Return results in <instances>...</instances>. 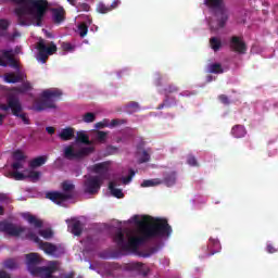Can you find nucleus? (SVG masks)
Returning <instances> with one entry per match:
<instances>
[{
	"label": "nucleus",
	"mask_w": 278,
	"mask_h": 278,
	"mask_svg": "<svg viewBox=\"0 0 278 278\" xmlns=\"http://www.w3.org/2000/svg\"><path fill=\"white\" fill-rule=\"evenodd\" d=\"M76 142H80L81 144H90V137H88L85 131H78Z\"/></svg>",
	"instance_id": "a878e982"
},
{
	"label": "nucleus",
	"mask_w": 278,
	"mask_h": 278,
	"mask_svg": "<svg viewBox=\"0 0 278 278\" xmlns=\"http://www.w3.org/2000/svg\"><path fill=\"white\" fill-rule=\"evenodd\" d=\"M0 278H11L10 274H8L5 270H0Z\"/></svg>",
	"instance_id": "0e129e2a"
},
{
	"label": "nucleus",
	"mask_w": 278,
	"mask_h": 278,
	"mask_svg": "<svg viewBox=\"0 0 278 278\" xmlns=\"http://www.w3.org/2000/svg\"><path fill=\"white\" fill-rule=\"evenodd\" d=\"M70 5H73L74 8H77L78 3L77 0H67Z\"/></svg>",
	"instance_id": "69168bd1"
},
{
	"label": "nucleus",
	"mask_w": 278,
	"mask_h": 278,
	"mask_svg": "<svg viewBox=\"0 0 278 278\" xmlns=\"http://www.w3.org/2000/svg\"><path fill=\"white\" fill-rule=\"evenodd\" d=\"M143 266H144V264H142L140 262L132 263V268H136V270H142Z\"/></svg>",
	"instance_id": "052dcab7"
},
{
	"label": "nucleus",
	"mask_w": 278,
	"mask_h": 278,
	"mask_svg": "<svg viewBox=\"0 0 278 278\" xmlns=\"http://www.w3.org/2000/svg\"><path fill=\"white\" fill-rule=\"evenodd\" d=\"M4 81H7V84H18V81H23V76L14 73H7L4 75Z\"/></svg>",
	"instance_id": "5701e85b"
},
{
	"label": "nucleus",
	"mask_w": 278,
	"mask_h": 278,
	"mask_svg": "<svg viewBox=\"0 0 278 278\" xmlns=\"http://www.w3.org/2000/svg\"><path fill=\"white\" fill-rule=\"evenodd\" d=\"M77 12H90V4L83 2L76 5Z\"/></svg>",
	"instance_id": "e433bc0d"
},
{
	"label": "nucleus",
	"mask_w": 278,
	"mask_h": 278,
	"mask_svg": "<svg viewBox=\"0 0 278 278\" xmlns=\"http://www.w3.org/2000/svg\"><path fill=\"white\" fill-rule=\"evenodd\" d=\"M187 164H189V166H199V161H197V157L192 154H189L187 156Z\"/></svg>",
	"instance_id": "ea45409f"
},
{
	"label": "nucleus",
	"mask_w": 278,
	"mask_h": 278,
	"mask_svg": "<svg viewBox=\"0 0 278 278\" xmlns=\"http://www.w3.org/2000/svg\"><path fill=\"white\" fill-rule=\"evenodd\" d=\"M9 64L10 66H12V68H18V63L16 62V59H14V56L9 60Z\"/></svg>",
	"instance_id": "13d9d810"
},
{
	"label": "nucleus",
	"mask_w": 278,
	"mask_h": 278,
	"mask_svg": "<svg viewBox=\"0 0 278 278\" xmlns=\"http://www.w3.org/2000/svg\"><path fill=\"white\" fill-rule=\"evenodd\" d=\"M48 160H49V156L40 155L30 160L28 163V166L29 168H40V166H45V164H47Z\"/></svg>",
	"instance_id": "a211bd4d"
},
{
	"label": "nucleus",
	"mask_w": 278,
	"mask_h": 278,
	"mask_svg": "<svg viewBox=\"0 0 278 278\" xmlns=\"http://www.w3.org/2000/svg\"><path fill=\"white\" fill-rule=\"evenodd\" d=\"M211 74H224L222 63H211Z\"/></svg>",
	"instance_id": "7c9ffc66"
},
{
	"label": "nucleus",
	"mask_w": 278,
	"mask_h": 278,
	"mask_svg": "<svg viewBox=\"0 0 278 278\" xmlns=\"http://www.w3.org/2000/svg\"><path fill=\"white\" fill-rule=\"evenodd\" d=\"M151 161V154L147 150L142 151L141 156L139 157V164H146Z\"/></svg>",
	"instance_id": "f704fd0d"
},
{
	"label": "nucleus",
	"mask_w": 278,
	"mask_h": 278,
	"mask_svg": "<svg viewBox=\"0 0 278 278\" xmlns=\"http://www.w3.org/2000/svg\"><path fill=\"white\" fill-rule=\"evenodd\" d=\"M61 190L63 191L64 194L70 195V200L73 199V192L75 191V186L71 180H64L61 184Z\"/></svg>",
	"instance_id": "aec40b11"
},
{
	"label": "nucleus",
	"mask_w": 278,
	"mask_h": 278,
	"mask_svg": "<svg viewBox=\"0 0 278 278\" xmlns=\"http://www.w3.org/2000/svg\"><path fill=\"white\" fill-rule=\"evenodd\" d=\"M118 5H121V0H114L112 2V4L110 5L111 12H112V10H116V8H118Z\"/></svg>",
	"instance_id": "bf43d9fd"
},
{
	"label": "nucleus",
	"mask_w": 278,
	"mask_h": 278,
	"mask_svg": "<svg viewBox=\"0 0 278 278\" xmlns=\"http://www.w3.org/2000/svg\"><path fill=\"white\" fill-rule=\"evenodd\" d=\"M219 100L223 104H230V100L228 98V96H219Z\"/></svg>",
	"instance_id": "6e6d98bb"
},
{
	"label": "nucleus",
	"mask_w": 278,
	"mask_h": 278,
	"mask_svg": "<svg viewBox=\"0 0 278 278\" xmlns=\"http://www.w3.org/2000/svg\"><path fill=\"white\" fill-rule=\"evenodd\" d=\"M177 184V172H165L163 173V178L161 179V186H166V188H173Z\"/></svg>",
	"instance_id": "4468645a"
},
{
	"label": "nucleus",
	"mask_w": 278,
	"mask_h": 278,
	"mask_svg": "<svg viewBox=\"0 0 278 278\" xmlns=\"http://www.w3.org/2000/svg\"><path fill=\"white\" fill-rule=\"evenodd\" d=\"M132 220L139 227L138 232L144 233V229H146V227L149 226V220H151V216L143 215L142 218L140 219V216L134 215Z\"/></svg>",
	"instance_id": "dca6fc26"
},
{
	"label": "nucleus",
	"mask_w": 278,
	"mask_h": 278,
	"mask_svg": "<svg viewBox=\"0 0 278 278\" xmlns=\"http://www.w3.org/2000/svg\"><path fill=\"white\" fill-rule=\"evenodd\" d=\"M0 231H3L13 238H18V236H23L24 233V238L26 240H31V242L38 244L39 249H41V251H43L47 255H55L58 251V245L40 240V238L30 227H18L10 222H0Z\"/></svg>",
	"instance_id": "f03ea898"
},
{
	"label": "nucleus",
	"mask_w": 278,
	"mask_h": 278,
	"mask_svg": "<svg viewBox=\"0 0 278 278\" xmlns=\"http://www.w3.org/2000/svg\"><path fill=\"white\" fill-rule=\"evenodd\" d=\"M59 137L64 142H67V140H73L75 138V128L67 127L61 130Z\"/></svg>",
	"instance_id": "6ab92c4d"
},
{
	"label": "nucleus",
	"mask_w": 278,
	"mask_h": 278,
	"mask_svg": "<svg viewBox=\"0 0 278 278\" xmlns=\"http://www.w3.org/2000/svg\"><path fill=\"white\" fill-rule=\"evenodd\" d=\"M4 268H9L10 270H14L16 268V262L12 258H9L4 262Z\"/></svg>",
	"instance_id": "58836bf2"
},
{
	"label": "nucleus",
	"mask_w": 278,
	"mask_h": 278,
	"mask_svg": "<svg viewBox=\"0 0 278 278\" xmlns=\"http://www.w3.org/2000/svg\"><path fill=\"white\" fill-rule=\"evenodd\" d=\"M8 27H10V23L8 22V20H0V29H2L3 31H5V29H8Z\"/></svg>",
	"instance_id": "8fccbe9b"
},
{
	"label": "nucleus",
	"mask_w": 278,
	"mask_h": 278,
	"mask_svg": "<svg viewBox=\"0 0 278 278\" xmlns=\"http://www.w3.org/2000/svg\"><path fill=\"white\" fill-rule=\"evenodd\" d=\"M153 186H162V178L143 180L141 184V188H152Z\"/></svg>",
	"instance_id": "393cba45"
},
{
	"label": "nucleus",
	"mask_w": 278,
	"mask_h": 278,
	"mask_svg": "<svg viewBox=\"0 0 278 278\" xmlns=\"http://www.w3.org/2000/svg\"><path fill=\"white\" fill-rule=\"evenodd\" d=\"M96 119L97 115L94 113L88 112L83 116L84 123H94Z\"/></svg>",
	"instance_id": "c9c22d12"
},
{
	"label": "nucleus",
	"mask_w": 278,
	"mask_h": 278,
	"mask_svg": "<svg viewBox=\"0 0 278 278\" xmlns=\"http://www.w3.org/2000/svg\"><path fill=\"white\" fill-rule=\"evenodd\" d=\"M62 49L63 51H73V45H71L70 42H63Z\"/></svg>",
	"instance_id": "864d4df0"
},
{
	"label": "nucleus",
	"mask_w": 278,
	"mask_h": 278,
	"mask_svg": "<svg viewBox=\"0 0 278 278\" xmlns=\"http://www.w3.org/2000/svg\"><path fill=\"white\" fill-rule=\"evenodd\" d=\"M211 13L217 20L216 28H224L229 17L225 0H211Z\"/></svg>",
	"instance_id": "423d86ee"
},
{
	"label": "nucleus",
	"mask_w": 278,
	"mask_h": 278,
	"mask_svg": "<svg viewBox=\"0 0 278 278\" xmlns=\"http://www.w3.org/2000/svg\"><path fill=\"white\" fill-rule=\"evenodd\" d=\"M230 48L239 54H245L248 50L245 41H243V39L241 37H238L237 35H233V37H231Z\"/></svg>",
	"instance_id": "ddd939ff"
},
{
	"label": "nucleus",
	"mask_w": 278,
	"mask_h": 278,
	"mask_svg": "<svg viewBox=\"0 0 278 278\" xmlns=\"http://www.w3.org/2000/svg\"><path fill=\"white\" fill-rule=\"evenodd\" d=\"M194 94H197V92L186 90V91L180 92L179 97H194Z\"/></svg>",
	"instance_id": "5fc2aeb1"
},
{
	"label": "nucleus",
	"mask_w": 278,
	"mask_h": 278,
	"mask_svg": "<svg viewBox=\"0 0 278 278\" xmlns=\"http://www.w3.org/2000/svg\"><path fill=\"white\" fill-rule=\"evenodd\" d=\"M37 60L38 62H41V64H47V60H49V55H53L54 53H58V46L55 42L51 41L47 46V41L45 39L40 38L37 42Z\"/></svg>",
	"instance_id": "0eeeda50"
},
{
	"label": "nucleus",
	"mask_w": 278,
	"mask_h": 278,
	"mask_svg": "<svg viewBox=\"0 0 278 278\" xmlns=\"http://www.w3.org/2000/svg\"><path fill=\"white\" fill-rule=\"evenodd\" d=\"M135 175H136V172H134V169H130L129 175L123 178V184H125V186H127V184H130Z\"/></svg>",
	"instance_id": "c03bdc74"
},
{
	"label": "nucleus",
	"mask_w": 278,
	"mask_h": 278,
	"mask_svg": "<svg viewBox=\"0 0 278 278\" xmlns=\"http://www.w3.org/2000/svg\"><path fill=\"white\" fill-rule=\"evenodd\" d=\"M68 229L73 236H81L84 232V225L80 220L73 219L71 224H68Z\"/></svg>",
	"instance_id": "f3484780"
},
{
	"label": "nucleus",
	"mask_w": 278,
	"mask_h": 278,
	"mask_svg": "<svg viewBox=\"0 0 278 278\" xmlns=\"http://www.w3.org/2000/svg\"><path fill=\"white\" fill-rule=\"evenodd\" d=\"M91 170L99 175V179L101 181H105V179H110V164L108 162H102L92 165Z\"/></svg>",
	"instance_id": "9d476101"
},
{
	"label": "nucleus",
	"mask_w": 278,
	"mask_h": 278,
	"mask_svg": "<svg viewBox=\"0 0 278 278\" xmlns=\"http://www.w3.org/2000/svg\"><path fill=\"white\" fill-rule=\"evenodd\" d=\"M78 34L80 38H86L88 36V24L81 23L78 25Z\"/></svg>",
	"instance_id": "2f4dec72"
},
{
	"label": "nucleus",
	"mask_w": 278,
	"mask_h": 278,
	"mask_svg": "<svg viewBox=\"0 0 278 278\" xmlns=\"http://www.w3.org/2000/svg\"><path fill=\"white\" fill-rule=\"evenodd\" d=\"M110 121L104 119L103 122H99L96 124V129H103V127H110Z\"/></svg>",
	"instance_id": "de8ad7c7"
},
{
	"label": "nucleus",
	"mask_w": 278,
	"mask_h": 278,
	"mask_svg": "<svg viewBox=\"0 0 278 278\" xmlns=\"http://www.w3.org/2000/svg\"><path fill=\"white\" fill-rule=\"evenodd\" d=\"M46 199H49L50 201H52V203H55L56 205H62V203L71 201V195L64 194L60 191H49L46 193Z\"/></svg>",
	"instance_id": "f8f14e48"
},
{
	"label": "nucleus",
	"mask_w": 278,
	"mask_h": 278,
	"mask_svg": "<svg viewBox=\"0 0 278 278\" xmlns=\"http://www.w3.org/2000/svg\"><path fill=\"white\" fill-rule=\"evenodd\" d=\"M22 161H15L14 163H12L11 167L13 168V170H21V168H23V163H21Z\"/></svg>",
	"instance_id": "603ef678"
},
{
	"label": "nucleus",
	"mask_w": 278,
	"mask_h": 278,
	"mask_svg": "<svg viewBox=\"0 0 278 278\" xmlns=\"http://www.w3.org/2000/svg\"><path fill=\"white\" fill-rule=\"evenodd\" d=\"M62 97V92L59 89L43 90L41 93V100L34 105L35 112H43V110H55V101Z\"/></svg>",
	"instance_id": "39448f33"
},
{
	"label": "nucleus",
	"mask_w": 278,
	"mask_h": 278,
	"mask_svg": "<svg viewBox=\"0 0 278 278\" xmlns=\"http://www.w3.org/2000/svg\"><path fill=\"white\" fill-rule=\"evenodd\" d=\"M143 233L148 237V240H153V238H169L170 233H173V228L168 224V219L150 216Z\"/></svg>",
	"instance_id": "20e7f679"
},
{
	"label": "nucleus",
	"mask_w": 278,
	"mask_h": 278,
	"mask_svg": "<svg viewBox=\"0 0 278 278\" xmlns=\"http://www.w3.org/2000/svg\"><path fill=\"white\" fill-rule=\"evenodd\" d=\"M109 190L111 191V194L116 199H123L125 197V193H123V190L116 188L115 181L109 182Z\"/></svg>",
	"instance_id": "4be33fe9"
},
{
	"label": "nucleus",
	"mask_w": 278,
	"mask_h": 278,
	"mask_svg": "<svg viewBox=\"0 0 278 278\" xmlns=\"http://www.w3.org/2000/svg\"><path fill=\"white\" fill-rule=\"evenodd\" d=\"M12 2L21 5L15 8L18 25H31L29 16H33V24L36 27H42V21H45V16L49 10L48 0H12Z\"/></svg>",
	"instance_id": "f257e3e1"
},
{
	"label": "nucleus",
	"mask_w": 278,
	"mask_h": 278,
	"mask_svg": "<svg viewBox=\"0 0 278 278\" xmlns=\"http://www.w3.org/2000/svg\"><path fill=\"white\" fill-rule=\"evenodd\" d=\"M13 160H15V162H25V153H23L21 150L14 151Z\"/></svg>",
	"instance_id": "72a5a7b5"
},
{
	"label": "nucleus",
	"mask_w": 278,
	"mask_h": 278,
	"mask_svg": "<svg viewBox=\"0 0 278 278\" xmlns=\"http://www.w3.org/2000/svg\"><path fill=\"white\" fill-rule=\"evenodd\" d=\"M47 134H50V136H53V134H55V128L48 126L46 128Z\"/></svg>",
	"instance_id": "e2e57ef3"
},
{
	"label": "nucleus",
	"mask_w": 278,
	"mask_h": 278,
	"mask_svg": "<svg viewBox=\"0 0 278 278\" xmlns=\"http://www.w3.org/2000/svg\"><path fill=\"white\" fill-rule=\"evenodd\" d=\"M126 108L129 112H136L140 110V104H138V102H130L126 105Z\"/></svg>",
	"instance_id": "a19ab883"
},
{
	"label": "nucleus",
	"mask_w": 278,
	"mask_h": 278,
	"mask_svg": "<svg viewBox=\"0 0 278 278\" xmlns=\"http://www.w3.org/2000/svg\"><path fill=\"white\" fill-rule=\"evenodd\" d=\"M101 184L103 180H100L99 176H89L84 182V191L86 194H98L101 190Z\"/></svg>",
	"instance_id": "1a4fd4ad"
},
{
	"label": "nucleus",
	"mask_w": 278,
	"mask_h": 278,
	"mask_svg": "<svg viewBox=\"0 0 278 278\" xmlns=\"http://www.w3.org/2000/svg\"><path fill=\"white\" fill-rule=\"evenodd\" d=\"M179 90V87L177 85H169L168 87L165 88V93L166 94H173Z\"/></svg>",
	"instance_id": "79ce46f5"
},
{
	"label": "nucleus",
	"mask_w": 278,
	"mask_h": 278,
	"mask_svg": "<svg viewBox=\"0 0 278 278\" xmlns=\"http://www.w3.org/2000/svg\"><path fill=\"white\" fill-rule=\"evenodd\" d=\"M11 175L15 181H23L24 179H27V176L18 170L13 172Z\"/></svg>",
	"instance_id": "4c0bfd02"
},
{
	"label": "nucleus",
	"mask_w": 278,
	"mask_h": 278,
	"mask_svg": "<svg viewBox=\"0 0 278 278\" xmlns=\"http://www.w3.org/2000/svg\"><path fill=\"white\" fill-rule=\"evenodd\" d=\"M90 153H94L93 147H85L75 152V149L73 148V146H67L64 149L63 155L65 160H81V157H86L90 155Z\"/></svg>",
	"instance_id": "6e6552de"
},
{
	"label": "nucleus",
	"mask_w": 278,
	"mask_h": 278,
	"mask_svg": "<svg viewBox=\"0 0 278 278\" xmlns=\"http://www.w3.org/2000/svg\"><path fill=\"white\" fill-rule=\"evenodd\" d=\"M51 12H52L53 23H55L56 25H60V23H64V21L66 20V11L64 10L63 7L52 8Z\"/></svg>",
	"instance_id": "2eb2a0df"
},
{
	"label": "nucleus",
	"mask_w": 278,
	"mask_h": 278,
	"mask_svg": "<svg viewBox=\"0 0 278 278\" xmlns=\"http://www.w3.org/2000/svg\"><path fill=\"white\" fill-rule=\"evenodd\" d=\"M231 134L236 138H242L247 134V128H244V126H240V124H238L237 126L232 127Z\"/></svg>",
	"instance_id": "b1692460"
},
{
	"label": "nucleus",
	"mask_w": 278,
	"mask_h": 278,
	"mask_svg": "<svg viewBox=\"0 0 278 278\" xmlns=\"http://www.w3.org/2000/svg\"><path fill=\"white\" fill-rule=\"evenodd\" d=\"M39 236H41V238H45V240H51V238H53V230L49 228L39 230Z\"/></svg>",
	"instance_id": "473e14b6"
},
{
	"label": "nucleus",
	"mask_w": 278,
	"mask_h": 278,
	"mask_svg": "<svg viewBox=\"0 0 278 278\" xmlns=\"http://www.w3.org/2000/svg\"><path fill=\"white\" fill-rule=\"evenodd\" d=\"M222 251V244L219 240H212L211 238V256Z\"/></svg>",
	"instance_id": "bb28decb"
},
{
	"label": "nucleus",
	"mask_w": 278,
	"mask_h": 278,
	"mask_svg": "<svg viewBox=\"0 0 278 278\" xmlns=\"http://www.w3.org/2000/svg\"><path fill=\"white\" fill-rule=\"evenodd\" d=\"M222 39L218 37H211V48L214 50V52H218L222 48Z\"/></svg>",
	"instance_id": "cd10ccee"
},
{
	"label": "nucleus",
	"mask_w": 278,
	"mask_h": 278,
	"mask_svg": "<svg viewBox=\"0 0 278 278\" xmlns=\"http://www.w3.org/2000/svg\"><path fill=\"white\" fill-rule=\"evenodd\" d=\"M24 219L29 223V225H34L36 229H42V220L38 219L35 215L29 213L24 214Z\"/></svg>",
	"instance_id": "412c9836"
},
{
	"label": "nucleus",
	"mask_w": 278,
	"mask_h": 278,
	"mask_svg": "<svg viewBox=\"0 0 278 278\" xmlns=\"http://www.w3.org/2000/svg\"><path fill=\"white\" fill-rule=\"evenodd\" d=\"M106 150H108V151H111V152L118 151V149H117L116 147H114V146H109V147L106 148Z\"/></svg>",
	"instance_id": "338daca9"
},
{
	"label": "nucleus",
	"mask_w": 278,
	"mask_h": 278,
	"mask_svg": "<svg viewBox=\"0 0 278 278\" xmlns=\"http://www.w3.org/2000/svg\"><path fill=\"white\" fill-rule=\"evenodd\" d=\"M128 241L125 240V232H123V228H118L113 237V241L123 253H136L138 251V247L144 244V242H149V239L144 232H139V237H131L129 232H127Z\"/></svg>",
	"instance_id": "7ed1b4c3"
},
{
	"label": "nucleus",
	"mask_w": 278,
	"mask_h": 278,
	"mask_svg": "<svg viewBox=\"0 0 278 278\" xmlns=\"http://www.w3.org/2000/svg\"><path fill=\"white\" fill-rule=\"evenodd\" d=\"M7 103H9V110H11L13 116H18L23 112V104H21V100L15 94H9L7 97Z\"/></svg>",
	"instance_id": "9b49d317"
},
{
	"label": "nucleus",
	"mask_w": 278,
	"mask_h": 278,
	"mask_svg": "<svg viewBox=\"0 0 278 278\" xmlns=\"http://www.w3.org/2000/svg\"><path fill=\"white\" fill-rule=\"evenodd\" d=\"M266 250L268 253H277L278 249L274 244H267Z\"/></svg>",
	"instance_id": "4d7b16f0"
},
{
	"label": "nucleus",
	"mask_w": 278,
	"mask_h": 278,
	"mask_svg": "<svg viewBox=\"0 0 278 278\" xmlns=\"http://www.w3.org/2000/svg\"><path fill=\"white\" fill-rule=\"evenodd\" d=\"M2 55L3 58H5V60H8V62L9 60L14 58V55L12 54V50H3Z\"/></svg>",
	"instance_id": "3c124183"
},
{
	"label": "nucleus",
	"mask_w": 278,
	"mask_h": 278,
	"mask_svg": "<svg viewBox=\"0 0 278 278\" xmlns=\"http://www.w3.org/2000/svg\"><path fill=\"white\" fill-rule=\"evenodd\" d=\"M41 175L42 174L40 172L30 170L28 173V175L26 176V179H30V181H33V184H36L37 181H40Z\"/></svg>",
	"instance_id": "c85d7f7f"
},
{
	"label": "nucleus",
	"mask_w": 278,
	"mask_h": 278,
	"mask_svg": "<svg viewBox=\"0 0 278 278\" xmlns=\"http://www.w3.org/2000/svg\"><path fill=\"white\" fill-rule=\"evenodd\" d=\"M127 124V119H112L109 127H117V125Z\"/></svg>",
	"instance_id": "a18cd8bd"
},
{
	"label": "nucleus",
	"mask_w": 278,
	"mask_h": 278,
	"mask_svg": "<svg viewBox=\"0 0 278 278\" xmlns=\"http://www.w3.org/2000/svg\"><path fill=\"white\" fill-rule=\"evenodd\" d=\"M65 278H75V271L67 274Z\"/></svg>",
	"instance_id": "774afa93"
},
{
	"label": "nucleus",
	"mask_w": 278,
	"mask_h": 278,
	"mask_svg": "<svg viewBox=\"0 0 278 278\" xmlns=\"http://www.w3.org/2000/svg\"><path fill=\"white\" fill-rule=\"evenodd\" d=\"M106 138H108V132L102 131V130H99V131L97 132V140H98L99 142H105Z\"/></svg>",
	"instance_id": "37998d69"
},
{
	"label": "nucleus",
	"mask_w": 278,
	"mask_h": 278,
	"mask_svg": "<svg viewBox=\"0 0 278 278\" xmlns=\"http://www.w3.org/2000/svg\"><path fill=\"white\" fill-rule=\"evenodd\" d=\"M31 88V85L29 83L22 84L21 88L17 89L18 92H27Z\"/></svg>",
	"instance_id": "09e8293b"
},
{
	"label": "nucleus",
	"mask_w": 278,
	"mask_h": 278,
	"mask_svg": "<svg viewBox=\"0 0 278 278\" xmlns=\"http://www.w3.org/2000/svg\"><path fill=\"white\" fill-rule=\"evenodd\" d=\"M17 118H21L24 123V125H29V119L27 117V114L25 113H17V115H15Z\"/></svg>",
	"instance_id": "49530a36"
},
{
	"label": "nucleus",
	"mask_w": 278,
	"mask_h": 278,
	"mask_svg": "<svg viewBox=\"0 0 278 278\" xmlns=\"http://www.w3.org/2000/svg\"><path fill=\"white\" fill-rule=\"evenodd\" d=\"M0 110H2V112H8L10 110V103L7 102V104H0Z\"/></svg>",
	"instance_id": "680f3d73"
},
{
	"label": "nucleus",
	"mask_w": 278,
	"mask_h": 278,
	"mask_svg": "<svg viewBox=\"0 0 278 278\" xmlns=\"http://www.w3.org/2000/svg\"><path fill=\"white\" fill-rule=\"evenodd\" d=\"M97 12H99V14H108L112 12V9L103 2H99L97 5Z\"/></svg>",
	"instance_id": "c756f323"
}]
</instances>
